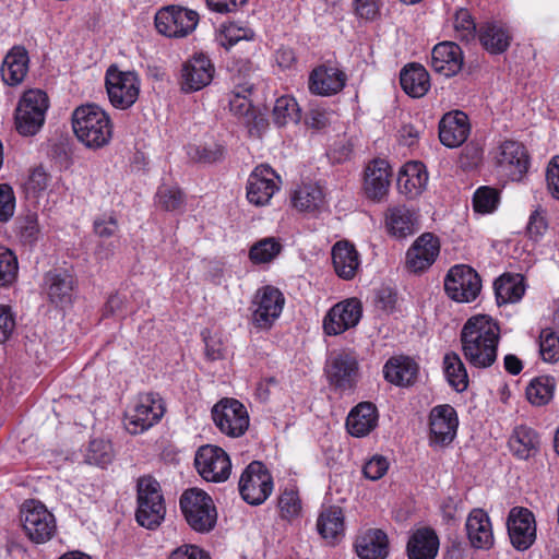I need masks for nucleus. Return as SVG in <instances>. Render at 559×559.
<instances>
[{
	"label": "nucleus",
	"mask_w": 559,
	"mask_h": 559,
	"mask_svg": "<svg viewBox=\"0 0 559 559\" xmlns=\"http://www.w3.org/2000/svg\"><path fill=\"white\" fill-rule=\"evenodd\" d=\"M461 350L469 367L490 368L497 360L500 326L488 314H476L466 320L460 333Z\"/></svg>",
	"instance_id": "nucleus-1"
},
{
	"label": "nucleus",
	"mask_w": 559,
	"mask_h": 559,
	"mask_svg": "<svg viewBox=\"0 0 559 559\" xmlns=\"http://www.w3.org/2000/svg\"><path fill=\"white\" fill-rule=\"evenodd\" d=\"M76 139L87 148L106 146L114 132L108 112L96 104H84L74 109L71 117Z\"/></svg>",
	"instance_id": "nucleus-2"
},
{
	"label": "nucleus",
	"mask_w": 559,
	"mask_h": 559,
	"mask_svg": "<svg viewBox=\"0 0 559 559\" xmlns=\"http://www.w3.org/2000/svg\"><path fill=\"white\" fill-rule=\"evenodd\" d=\"M136 493V522L148 530L158 527L166 513L159 483L152 476H142L138 479Z\"/></svg>",
	"instance_id": "nucleus-3"
},
{
	"label": "nucleus",
	"mask_w": 559,
	"mask_h": 559,
	"mask_svg": "<svg viewBox=\"0 0 559 559\" xmlns=\"http://www.w3.org/2000/svg\"><path fill=\"white\" fill-rule=\"evenodd\" d=\"M105 87L110 105L116 109L127 110L139 98L141 79L135 71H123L111 64L105 73Z\"/></svg>",
	"instance_id": "nucleus-4"
},
{
	"label": "nucleus",
	"mask_w": 559,
	"mask_h": 559,
	"mask_svg": "<svg viewBox=\"0 0 559 559\" xmlns=\"http://www.w3.org/2000/svg\"><path fill=\"white\" fill-rule=\"evenodd\" d=\"M180 509L187 523L197 532H210L216 524V509L212 498L199 488H190L180 497Z\"/></svg>",
	"instance_id": "nucleus-5"
},
{
	"label": "nucleus",
	"mask_w": 559,
	"mask_h": 559,
	"mask_svg": "<svg viewBox=\"0 0 559 559\" xmlns=\"http://www.w3.org/2000/svg\"><path fill=\"white\" fill-rule=\"evenodd\" d=\"M324 372L334 391L348 393L354 391L359 378V362L353 350H338L329 355Z\"/></svg>",
	"instance_id": "nucleus-6"
},
{
	"label": "nucleus",
	"mask_w": 559,
	"mask_h": 559,
	"mask_svg": "<svg viewBox=\"0 0 559 559\" xmlns=\"http://www.w3.org/2000/svg\"><path fill=\"white\" fill-rule=\"evenodd\" d=\"M166 412L165 403L158 393L148 392L139 394L133 407L124 416V427L138 435L156 425Z\"/></svg>",
	"instance_id": "nucleus-7"
},
{
	"label": "nucleus",
	"mask_w": 559,
	"mask_h": 559,
	"mask_svg": "<svg viewBox=\"0 0 559 559\" xmlns=\"http://www.w3.org/2000/svg\"><path fill=\"white\" fill-rule=\"evenodd\" d=\"M273 477L260 461L251 462L241 473L238 489L241 498L251 506L262 504L273 491Z\"/></svg>",
	"instance_id": "nucleus-8"
},
{
	"label": "nucleus",
	"mask_w": 559,
	"mask_h": 559,
	"mask_svg": "<svg viewBox=\"0 0 559 559\" xmlns=\"http://www.w3.org/2000/svg\"><path fill=\"white\" fill-rule=\"evenodd\" d=\"M48 109V97L40 90L25 92L19 102L15 124L22 135H34L41 128L45 121V114Z\"/></svg>",
	"instance_id": "nucleus-9"
},
{
	"label": "nucleus",
	"mask_w": 559,
	"mask_h": 559,
	"mask_svg": "<svg viewBox=\"0 0 559 559\" xmlns=\"http://www.w3.org/2000/svg\"><path fill=\"white\" fill-rule=\"evenodd\" d=\"M199 23V14L180 5H167L155 14L157 32L169 38H183L191 34Z\"/></svg>",
	"instance_id": "nucleus-10"
},
{
	"label": "nucleus",
	"mask_w": 559,
	"mask_h": 559,
	"mask_svg": "<svg viewBox=\"0 0 559 559\" xmlns=\"http://www.w3.org/2000/svg\"><path fill=\"white\" fill-rule=\"evenodd\" d=\"M285 305L283 293L270 285L258 289L252 298L251 322L261 330H270L280 318Z\"/></svg>",
	"instance_id": "nucleus-11"
},
{
	"label": "nucleus",
	"mask_w": 559,
	"mask_h": 559,
	"mask_svg": "<svg viewBox=\"0 0 559 559\" xmlns=\"http://www.w3.org/2000/svg\"><path fill=\"white\" fill-rule=\"evenodd\" d=\"M493 160L498 174L512 181H520L530 166L526 147L512 140L502 142L495 150Z\"/></svg>",
	"instance_id": "nucleus-12"
},
{
	"label": "nucleus",
	"mask_w": 559,
	"mask_h": 559,
	"mask_svg": "<svg viewBox=\"0 0 559 559\" xmlns=\"http://www.w3.org/2000/svg\"><path fill=\"white\" fill-rule=\"evenodd\" d=\"M215 67L210 57L195 52L182 64L178 84L185 94L195 93L209 86L214 79Z\"/></svg>",
	"instance_id": "nucleus-13"
},
{
	"label": "nucleus",
	"mask_w": 559,
	"mask_h": 559,
	"mask_svg": "<svg viewBox=\"0 0 559 559\" xmlns=\"http://www.w3.org/2000/svg\"><path fill=\"white\" fill-rule=\"evenodd\" d=\"M22 525L26 536L35 544L47 543L57 532L53 514L43 503L35 501L24 504Z\"/></svg>",
	"instance_id": "nucleus-14"
},
{
	"label": "nucleus",
	"mask_w": 559,
	"mask_h": 559,
	"mask_svg": "<svg viewBox=\"0 0 559 559\" xmlns=\"http://www.w3.org/2000/svg\"><path fill=\"white\" fill-rule=\"evenodd\" d=\"M212 417L224 435L233 438L242 436L249 427V415L239 401L224 399L214 405Z\"/></svg>",
	"instance_id": "nucleus-15"
},
{
	"label": "nucleus",
	"mask_w": 559,
	"mask_h": 559,
	"mask_svg": "<svg viewBox=\"0 0 559 559\" xmlns=\"http://www.w3.org/2000/svg\"><path fill=\"white\" fill-rule=\"evenodd\" d=\"M459 418L456 411L449 404L437 405L429 413V445L444 448L456 437Z\"/></svg>",
	"instance_id": "nucleus-16"
},
{
	"label": "nucleus",
	"mask_w": 559,
	"mask_h": 559,
	"mask_svg": "<svg viewBox=\"0 0 559 559\" xmlns=\"http://www.w3.org/2000/svg\"><path fill=\"white\" fill-rule=\"evenodd\" d=\"M281 177L269 165L254 167L247 180V199L255 206L269 204L273 195L281 189Z\"/></svg>",
	"instance_id": "nucleus-17"
},
{
	"label": "nucleus",
	"mask_w": 559,
	"mask_h": 559,
	"mask_svg": "<svg viewBox=\"0 0 559 559\" xmlns=\"http://www.w3.org/2000/svg\"><path fill=\"white\" fill-rule=\"evenodd\" d=\"M194 464L202 478L213 483L225 481L231 471L227 453L212 444L203 445L197 451Z\"/></svg>",
	"instance_id": "nucleus-18"
},
{
	"label": "nucleus",
	"mask_w": 559,
	"mask_h": 559,
	"mask_svg": "<svg viewBox=\"0 0 559 559\" xmlns=\"http://www.w3.org/2000/svg\"><path fill=\"white\" fill-rule=\"evenodd\" d=\"M362 318V304L358 298H347L334 305L323 319L326 335L335 336L355 328Z\"/></svg>",
	"instance_id": "nucleus-19"
},
{
	"label": "nucleus",
	"mask_w": 559,
	"mask_h": 559,
	"mask_svg": "<svg viewBox=\"0 0 559 559\" xmlns=\"http://www.w3.org/2000/svg\"><path fill=\"white\" fill-rule=\"evenodd\" d=\"M507 528L510 542L518 550L528 549L536 539L535 516L527 508H512L507 519Z\"/></svg>",
	"instance_id": "nucleus-20"
},
{
	"label": "nucleus",
	"mask_w": 559,
	"mask_h": 559,
	"mask_svg": "<svg viewBox=\"0 0 559 559\" xmlns=\"http://www.w3.org/2000/svg\"><path fill=\"white\" fill-rule=\"evenodd\" d=\"M440 239L432 233H424L406 252V266L417 274L428 270L440 254Z\"/></svg>",
	"instance_id": "nucleus-21"
},
{
	"label": "nucleus",
	"mask_w": 559,
	"mask_h": 559,
	"mask_svg": "<svg viewBox=\"0 0 559 559\" xmlns=\"http://www.w3.org/2000/svg\"><path fill=\"white\" fill-rule=\"evenodd\" d=\"M384 227L390 237L405 239L418 229V216L405 204L389 206L384 213Z\"/></svg>",
	"instance_id": "nucleus-22"
},
{
	"label": "nucleus",
	"mask_w": 559,
	"mask_h": 559,
	"mask_svg": "<svg viewBox=\"0 0 559 559\" xmlns=\"http://www.w3.org/2000/svg\"><path fill=\"white\" fill-rule=\"evenodd\" d=\"M392 169L388 160L374 158L370 160L364 175V191L368 199L381 201L389 191Z\"/></svg>",
	"instance_id": "nucleus-23"
},
{
	"label": "nucleus",
	"mask_w": 559,
	"mask_h": 559,
	"mask_svg": "<svg viewBox=\"0 0 559 559\" xmlns=\"http://www.w3.org/2000/svg\"><path fill=\"white\" fill-rule=\"evenodd\" d=\"M469 133V119L461 110L449 111L439 121L440 142L449 148L461 146L467 140Z\"/></svg>",
	"instance_id": "nucleus-24"
},
{
	"label": "nucleus",
	"mask_w": 559,
	"mask_h": 559,
	"mask_svg": "<svg viewBox=\"0 0 559 559\" xmlns=\"http://www.w3.org/2000/svg\"><path fill=\"white\" fill-rule=\"evenodd\" d=\"M463 59V51L457 44L442 41L432 48L430 66L438 74L451 78L461 71Z\"/></svg>",
	"instance_id": "nucleus-25"
},
{
	"label": "nucleus",
	"mask_w": 559,
	"mask_h": 559,
	"mask_svg": "<svg viewBox=\"0 0 559 559\" xmlns=\"http://www.w3.org/2000/svg\"><path fill=\"white\" fill-rule=\"evenodd\" d=\"M346 81V74L338 68L319 66L311 71L308 87L312 94L332 96L345 87Z\"/></svg>",
	"instance_id": "nucleus-26"
},
{
	"label": "nucleus",
	"mask_w": 559,
	"mask_h": 559,
	"mask_svg": "<svg viewBox=\"0 0 559 559\" xmlns=\"http://www.w3.org/2000/svg\"><path fill=\"white\" fill-rule=\"evenodd\" d=\"M428 183V173L421 162L406 163L399 171L397 189L401 194L414 199L423 193Z\"/></svg>",
	"instance_id": "nucleus-27"
},
{
	"label": "nucleus",
	"mask_w": 559,
	"mask_h": 559,
	"mask_svg": "<svg viewBox=\"0 0 559 559\" xmlns=\"http://www.w3.org/2000/svg\"><path fill=\"white\" fill-rule=\"evenodd\" d=\"M465 526L468 540L474 548L488 550L493 546L495 538L491 522L484 510H472Z\"/></svg>",
	"instance_id": "nucleus-28"
},
{
	"label": "nucleus",
	"mask_w": 559,
	"mask_h": 559,
	"mask_svg": "<svg viewBox=\"0 0 559 559\" xmlns=\"http://www.w3.org/2000/svg\"><path fill=\"white\" fill-rule=\"evenodd\" d=\"M332 262L341 280H353L360 266V257L355 246L346 240L337 241L332 247Z\"/></svg>",
	"instance_id": "nucleus-29"
},
{
	"label": "nucleus",
	"mask_w": 559,
	"mask_h": 559,
	"mask_svg": "<svg viewBox=\"0 0 559 559\" xmlns=\"http://www.w3.org/2000/svg\"><path fill=\"white\" fill-rule=\"evenodd\" d=\"M378 409L371 402H361L348 414L347 431L357 438L368 436L378 426Z\"/></svg>",
	"instance_id": "nucleus-30"
},
{
	"label": "nucleus",
	"mask_w": 559,
	"mask_h": 559,
	"mask_svg": "<svg viewBox=\"0 0 559 559\" xmlns=\"http://www.w3.org/2000/svg\"><path fill=\"white\" fill-rule=\"evenodd\" d=\"M28 63L26 49L22 46H14L2 61L0 68L2 81L9 86L21 84L28 72Z\"/></svg>",
	"instance_id": "nucleus-31"
},
{
	"label": "nucleus",
	"mask_w": 559,
	"mask_h": 559,
	"mask_svg": "<svg viewBox=\"0 0 559 559\" xmlns=\"http://www.w3.org/2000/svg\"><path fill=\"white\" fill-rule=\"evenodd\" d=\"M292 204L299 212L314 213L325 205V191L318 182H304L292 192Z\"/></svg>",
	"instance_id": "nucleus-32"
},
{
	"label": "nucleus",
	"mask_w": 559,
	"mask_h": 559,
	"mask_svg": "<svg viewBox=\"0 0 559 559\" xmlns=\"http://www.w3.org/2000/svg\"><path fill=\"white\" fill-rule=\"evenodd\" d=\"M439 550V538L429 527L415 530L407 542L408 559H435Z\"/></svg>",
	"instance_id": "nucleus-33"
},
{
	"label": "nucleus",
	"mask_w": 559,
	"mask_h": 559,
	"mask_svg": "<svg viewBox=\"0 0 559 559\" xmlns=\"http://www.w3.org/2000/svg\"><path fill=\"white\" fill-rule=\"evenodd\" d=\"M417 373V364L406 356L391 357L383 367L384 379L400 386L413 384Z\"/></svg>",
	"instance_id": "nucleus-34"
},
{
	"label": "nucleus",
	"mask_w": 559,
	"mask_h": 559,
	"mask_svg": "<svg viewBox=\"0 0 559 559\" xmlns=\"http://www.w3.org/2000/svg\"><path fill=\"white\" fill-rule=\"evenodd\" d=\"M355 549L361 559H384L389 554L388 536L381 530H369L357 537Z\"/></svg>",
	"instance_id": "nucleus-35"
},
{
	"label": "nucleus",
	"mask_w": 559,
	"mask_h": 559,
	"mask_svg": "<svg viewBox=\"0 0 559 559\" xmlns=\"http://www.w3.org/2000/svg\"><path fill=\"white\" fill-rule=\"evenodd\" d=\"M400 83L403 91L414 98L423 97L430 88V76L427 70L419 63H409L400 74Z\"/></svg>",
	"instance_id": "nucleus-36"
},
{
	"label": "nucleus",
	"mask_w": 559,
	"mask_h": 559,
	"mask_svg": "<svg viewBox=\"0 0 559 559\" xmlns=\"http://www.w3.org/2000/svg\"><path fill=\"white\" fill-rule=\"evenodd\" d=\"M481 46L491 55L504 52L511 43V34L507 26L498 22L484 24L478 33Z\"/></svg>",
	"instance_id": "nucleus-37"
},
{
	"label": "nucleus",
	"mask_w": 559,
	"mask_h": 559,
	"mask_svg": "<svg viewBox=\"0 0 559 559\" xmlns=\"http://www.w3.org/2000/svg\"><path fill=\"white\" fill-rule=\"evenodd\" d=\"M539 443L538 433L524 425L516 427L509 439L510 451L520 460L534 456L538 452Z\"/></svg>",
	"instance_id": "nucleus-38"
},
{
	"label": "nucleus",
	"mask_w": 559,
	"mask_h": 559,
	"mask_svg": "<svg viewBox=\"0 0 559 559\" xmlns=\"http://www.w3.org/2000/svg\"><path fill=\"white\" fill-rule=\"evenodd\" d=\"M317 531L329 543H335L344 535V515L338 507L321 511L317 520Z\"/></svg>",
	"instance_id": "nucleus-39"
},
{
	"label": "nucleus",
	"mask_w": 559,
	"mask_h": 559,
	"mask_svg": "<svg viewBox=\"0 0 559 559\" xmlns=\"http://www.w3.org/2000/svg\"><path fill=\"white\" fill-rule=\"evenodd\" d=\"M443 366L449 384L456 392H464L468 386V374L459 354L454 352L447 353L443 357Z\"/></svg>",
	"instance_id": "nucleus-40"
},
{
	"label": "nucleus",
	"mask_w": 559,
	"mask_h": 559,
	"mask_svg": "<svg viewBox=\"0 0 559 559\" xmlns=\"http://www.w3.org/2000/svg\"><path fill=\"white\" fill-rule=\"evenodd\" d=\"M280 238L265 237L254 242L249 250V259L253 264H267L274 261L283 251Z\"/></svg>",
	"instance_id": "nucleus-41"
},
{
	"label": "nucleus",
	"mask_w": 559,
	"mask_h": 559,
	"mask_svg": "<svg viewBox=\"0 0 559 559\" xmlns=\"http://www.w3.org/2000/svg\"><path fill=\"white\" fill-rule=\"evenodd\" d=\"M273 122L277 127H285L289 123H298L300 116V107L290 95H283L275 100L272 111Z\"/></svg>",
	"instance_id": "nucleus-42"
},
{
	"label": "nucleus",
	"mask_w": 559,
	"mask_h": 559,
	"mask_svg": "<svg viewBox=\"0 0 559 559\" xmlns=\"http://www.w3.org/2000/svg\"><path fill=\"white\" fill-rule=\"evenodd\" d=\"M556 390V381L550 376L534 378L526 388L527 400L536 406H543L550 402Z\"/></svg>",
	"instance_id": "nucleus-43"
},
{
	"label": "nucleus",
	"mask_w": 559,
	"mask_h": 559,
	"mask_svg": "<svg viewBox=\"0 0 559 559\" xmlns=\"http://www.w3.org/2000/svg\"><path fill=\"white\" fill-rule=\"evenodd\" d=\"M500 201L501 195L497 188L480 186L473 193L472 206L478 215H490L499 209Z\"/></svg>",
	"instance_id": "nucleus-44"
},
{
	"label": "nucleus",
	"mask_w": 559,
	"mask_h": 559,
	"mask_svg": "<svg viewBox=\"0 0 559 559\" xmlns=\"http://www.w3.org/2000/svg\"><path fill=\"white\" fill-rule=\"evenodd\" d=\"M254 37V31L248 25L240 22H229L222 25L217 40L224 48L230 49L239 41H252Z\"/></svg>",
	"instance_id": "nucleus-45"
},
{
	"label": "nucleus",
	"mask_w": 559,
	"mask_h": 559,
	"mask_svg": "<svg viewBox=\"0 0 559 559\" xmlns=\"http://www.w3.org/2000/svg\"><path fill=\"white\" fill-rule=\"evenodd\" d=\"M447 296L455 302H472L481 292V282H443Z\"/></svg>",
	"instance_id": "nucleus-46"
},
{
	"label": "nucleus",
	"mask_w": 559,
	"mask_h": 559,
	"mask_svg": "<svg viewBox=\"0 0 559 559\" xmlns=\"http://www.w3.org/2000/svg\"><path fill=\"white\" fill-rule=\"evenodd\" d=\"M525 282H493L496 300L499 306L514 304L522 299Z\"/></svg>",
	"instance_id": "nucleus-47"
},
{
	"label": "nucleus",
	"mask_w": 559,
	"mask_h": 559,
	"mask_svg": "<svg viewBox=\"0 0 559 559\" xmlns=\"http://www.w3.org/2000/svg\"><path fill=\"white\" fill-rule=\"evenodd\" d=\"M539 354L545 362L559 360V335L552 329H543L538 338Z\"/></svg>",
	"instance_id": "nucleus-48"
},
{
	"label": "nucleus",
	"mask_w": 559,
	"mask_h": 559,
	"mask_svg": "<svg viewBox=\"0 0 559 559\" xmlns=\"http://www.w3.org/2000/svg\"><path fill=\"white\" fill-rule=\"evenodd\" d=\"M455 37L462 41L469 43L476 37V23L471 12L465 9H459L453 19Z\"/></svg>",
	"instance_id": "nucleus-49"
},
{
	"label": "nucleus",
	"mask_w": 559,
	"mask_h": 559,
	"mask_svg": "<svg viewBox=\"0 0 559 559\" xmlns=\"http://www.w3.org/2000/svg\"><path fill=\"white\" fill-rule=\"evenodd\" d=\"M278 509L281 516L286 520L298 518L302 504L299 493L295 487H286L278 497Z\"/></svg>",
	"instance_id": "nucleus-50"
},
{
	"label": "nucleus",
	"mask_w": 559,
	"mask_h": 559,
	"mask_svg": "<svg viewBox=\"0 0 559 559\" xmlns=\"http://www.w3.org/2000/svg\"><path fill=\"white\" fill-rule=\"evenodd\" d=\"M85 460L88 464L102 467L109 464L112 460V447L110 442L102 439L92 440L88 444Z\"/></svg>",
	"instance_id": "nucleus-51"
},
{
	"label": "nucleus",
	"mask_w": 559,
	"mask_h": 559,
	"mask_svg": "<svg viewBox=\"0 0 559 559\" xmlns=\"http://www.w3.org/2000/svg\"><path fill=\"white\" fill-rule=\"evenodd\" d=\"M400 294L392 285L382 284L374 290L373 302L377 308L391 313L397 310Z\"/></svg>",
	"instance_id": "nucleus-52"
},
{
	"label": "nucleus",
	"mask_w": 559,
	"mask_h": 559,
	"mask_svg": "<svg viewBox=\"0 0 559 559\" xmlns=\"http://www.w3.org/2000/svg\"><path fill=\"white\" fill-rule=\"evenodd\" d=\"M156 202L166 211H178L183 204V194L178 187L163 185L156 192Z\"/></svg>",
	"instance_id": "nucleus-53"
},
{
	"label": "nucleus",
	"mask_w": 559,
	"mask_h": 559,
	"mask_svg": "<svg viewBox=\"0 0 559 559\" xmlns=\"http://www.w3.org/2000/svg\"><path fill=\"white\" fill-rule=\"evenodd\" d=\"M251 94V88L243 87L241 91H233L229 97V108L238 116L249 118L253 116L251 111V104L248 96Z\"/></svg>",
	"instance_id": "nucleus-54"
},
{
	"label": "nucleus",
	"mask_w": 559,
	"mask_h": 559,
	"mask_svg": "<svg viewBox=\"0 0 559 559\" xmlns=\"http://www.w3.org/2000/svg\"><path fill=\"white\" fill-rule=\"evenodd\" d=\"M72 282H51L48 288V296L52 304L64 307L72 299Z\"/></svg>",
	"instance_id": "nucleus-55"
},
{
	"label": "nucleus",
	"mask_w": 559,
	"mask_h": 559,
	"mask_svg": "<svg viewBox=\"0 0 559 559\" xmlns=\"http://www.w3.org/2000/svg\"><path fill=\"white\" fill-rule=\"evenodd\" d=\"M191 157L202 163H215L221 160L224 156V148L219 144L213 143L211 145H199L192 147L189 152Z\"/></svg>",
	"instance_id": "nucleus-56"
},
{
	"label": "nucleus",
	"mask_w": 559,
	"mask_h": 559,
	"mask_svg": "<svg viewBox=\"0 0 559 559\" xmlns=\"http://www.w3.org/2000/svg\"><path fill=\"white\" fill-rule=\"evenodd\" d=\"M547 229L548 222L546 218L545 211L536 209L530 215L528 223L526 226L528 237L534 241H538L545 235Z\"/></svg>",
	"instance_id": "nucleus-57"
},
{
	"label": "nucleus",
	"mask_w": 559,
	"mask_h": 559,
	"mask_svg": "<svg viewBox=\"0 0 559 559\" xmlns=\"http://www.w3.org/2000/svg\"><path fill=\"white\" fill-rule=\"evenodd\" d=\"M17 272L16 255L10 249L0 247V280H16Z\"/></svg>",
	"instance_id": "nucleus-58"
},
{
	"label": "nucleus",
	"mask_w": 559,
	"mask_h": 559,
	"mask_svg": "<svg viewBox=\"0 0 559 559\" xmlns=\"http://www.w3.org/2000/svg\"><path fill=\"white\" fill-rule=\"evenodd\" d=\"M15 212V195L8 183L0 185V222H8Z\"/></svg>",
	"instance_id": "nucleus-59"
},
{
	"label": "nucleus",
	"mask_w": 559,
	"mask_h": 559,
	"mask_svg": "<svg viewBox=\"0 0 559 559\" xmlns=\"http://www.w3.org/2000/svg\"><path fill=\"white\" fill-rule=\"evenodd\" d=\"M389 469V461L383 455H373L362 468L366 478L378 480L382 478Z\"/></svg>",
	"instance_id": "nucleus-60"
},
{
	"label": "nucleus",
	"mask_w": 559,
	"mask_h": 559,
	"mask_svg": "<svg viewBox=\"0 0 559 559\" xmlns=\"http://www.w3.org/2000/svg\"><path fill=\"white\" fill-rule=\"evenodd\" d=\"M355 14L362 20L373 21L380 14L378 0H353Z\"/></svg>",
	"instance_id": "nucleus-61"
},
{
	"label": "nucleus",
	"mask_w": 559,
	"mask_h": 559,
	"mask_svg": "<svg viewBox=\"0 0 559 559\" xmlns=\"http://www.w3.org/2000/svg\"><path fill=\"white\" fill-rule=\"evenodd\" d=\"M93 228L98 237L109 238L118 230V223L114 215H103L94 221Z\"/></svg>",
	"instance_id": "nucleus-62"
},
{
	"label": "nucleus",
	"mask_w": 559,
	"mask_h": 559,
	"mask_svg": "<svg viewBox=\"0 0 559 559\" xmlns=\"http://www.w3.org/2000/svg\"><path fill=\"white\" fill-rule=\"evenodd\" d=\"M546 181L550 194L559 200V156H555L550 160L547 167Z\"/></svg>",
	"instance_id": "nucleus-63"
},
{
	"label": "nucleus",
	"mask_w": 559,
	"mask_h": 559,
	"mask_svg": "<svg viewBox=\"0 0 559 559\" xmlns=\"http://www.w3.org/2000/svg\"><path fill=\"white\" fill-rule=\"evenodd\" d=\"M168 559H210V557L198 546L185 545L175 549Z\"/></svg>",
	"instance_id": "nucleus-64"
}]
</instances>
